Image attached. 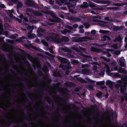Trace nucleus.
Wrapping results in <instances>:
<instances>
[{"instance_id":"1","label":"nucleus","mask_w":127,"mask_h":127,"mask_svg":"<svg viewBox=\"0 0 127 127\" xmlns=\"http://www.w3.org/2000/svg\"><path fill=\"white\" fill-rule=\"evenodd\" d=\"M56 57L58 59L59 62L61 63L59 67L62 68L64 70H66V74H69L70 72L68 70L72 68L70 62L66 59L59 56H57Z\"/></svg>"},{"instance_id":"2","label":"nucleus","mask_w":127,"mask_h":127,"mask_svg":"<svg viewBox=\"0 0 127 127\" xmlns=\"http://www.w3.org/2000/svg\"><path fill=\"white\" fill-rule=\"evenodd\" d=\"M94 20L99 22L98 23L99 26L104 28H110L112 24L110 23L106 22L105 21H102L97 19H95Z\"/></svg>"},{"instance_id":"3","label":"nucleus","mask_w":127,"mask_h":127,"mask_svg":"<svg viewBox=\"0 0 127 127\" xmlns=\"http://www.w3.org/2000/svg\"><path fill=\"white\" fill-rule=\"evenodd\" d=\"M58 36L57 34L53 33L45 38L48 42H50L51 41H56L57 39Z\"/></svg>"},{"instance_id":"4","label":"nucleus","mask_w":127,"mask_h":127,"mask_svg":"<svg viewBox=\"0 0 127 127\" xmlns=\"http://www.w3.org/2000/svg\"><path fill=\"white\" fill-rule=\"evenodd\" d=\"M26 1L25 4L26 5L30 7H33L34 8L39 9L40 7L39 5L35 2L32 1L31 0H25Z\"/></svg>"},{"instance_id":"5","label":"nucleus","mask_w":127,"mask_h":127,"mask_svg":"<svg viewBox=\"0 0 127 127\" xmlns=\"http://www.w3.org/2000/svg\"><path fill=\"white\" fill-rule=\"evenodd\" d=\"M93 60L95 61H97V58L96 57L92 58V57L89 55H83V56L82 61L85 62L87 61H90Z\"/></svg>"},{"instance_id":"6","label":"nucleus","mask_w":127,"mask_h":127,"mask_svg":"<svg viewBox=\"0 0 127 127\" xmlns=\"http://www.w3.org/2000/svg\"><path fill=\"white\" fill-rule=\"evenodd\" d=\"M56 3L59 5H62V4H66L68 3L67 0H56Z\"/></svg>"},{"instance_id":"7","label":"nucleus","mask_w":127,"mask_h":127,"mask_svg":"<svg viewBox=\"0 0 127 127\" xmlns=\"http://www.w3.org/2000/svg\"><path fill=\"white\" fill-rule=\"evenodd\" d=\"M72 40L73 42H79L84 41L83 38L82 37H73L72 38Z\"/></svg>"},{"instance_id":"8","label":"nucleus","mask_w":127,"mask_h":127,"mask_svg":"<svg viewBox=\"0 0 127 127\" xmlns=\"http://www.w3.org/2000/svg\"><path fill=\"white\" fill-rule=\"evenodd\" d=\"M124 26L121 25L120 26H114L113 28V30L114 31H117L122 29L124 28Z\"/></svg>"},{"instance_id":"9","label":"nucleus","mask_w":127,"mask_h":127,"mask_svg":"<svg viewBox=\"0 0 127 127\" xmlns=\"http://www.w3.org/2000/svg\"><path fill=\"white\" fill-rule=\"evenodd\" d=\"M69 19L70 20L73 21V22L80 21L81 20V19L79 17H74L71 16L69 17Z\"/></svg>"},{"instance_id":"10","label":"nucleus","mask_w":127,"mask_h":127,"mask_svg":"<svg viewBox=\"0 0 127 127\" xmlns=\"http://www.w3.org/2000/svg\"><path fill=\"white\" fill-rule=\"evenodd\" d=\"M86 80L82 79V81L85 82L86 83H89V84H94L95 83V81L91 80L89 78H86Z\"/></svg>"},{"instance_id":"11","label":"nucleus","mask_w":127,"mask_h":127,"mask_svg":"<svg viewBox=\"0 0 127 127\" xmlns=\"http://www.w3.org/2000/svg\"><path fill=\"white\" fill-rule=\"evenodd\" d=\"M61 71L59 70L57 71L56 70V71L53 73V75L55 76H58L59 77H61L62 75L60 74Z\"/></svg>"},{"instance_id":"12","label":"nucleus","mask_w":127,"mask_h":127,"mask_svg":"<svg viewBox=\"0 0 127 127\" xmlns=\"http://www.w3.org/2000/svg\"><path fill=\"white\" fill-rule=\"evenodd\" d=\"M127 86L125 84L121 85L120 92L121 93H124L125 90L126 89Z\"/></svg>"},{"instance_id":"13","label":"nucleus","mask_w":127,"mask_h":127,"mask_svg":"<svg viewBox=\"0 0 127 127\" xmlns=\"http://www.w3.org/2000/svg\"><path fill=\"white\" fill-rule=\"evenodd\" d=\"M113 82L110 80H107L106 81V85L109 86L111 88L113 86Z\"/></svg>"},{"instance_id":"14","label":"nucleus","mask_w":127,"mask_h":127,"mask_svg":"<svg viewBox=\"0 0 127 127\" xmlns=\"http://www.w3.org/2000/svg\"><path fill=\"white\" fill-rule=\"evenodd\" d=\"M71 31L70 30H67L66 29H65L64 30L61 31V32L63 34L65 35L67 33L70 32Z\"/></svg>"},{"instance_id":"15","label":"nucleus","mask_w":127,"mask_h":127,"mask_svg":"<svg viewBox=\"0 0 127 127\" xmlns=\"http://www.w3.org/2000/svg\"><path fill=\"white\" fill-rule=\"evenodd\" d=\"M71 63L74 65L78 64L79 63L77 60L72 59H71Z\"/></svg>"},{"instance_id":"16","label":"nucleus","mask_w":127,"mask_h":127,"mask_svg":"<svg viewBox=\"0 0 127 127\" xmlns=\"http://www.w3.org/2000/svg\"><path fill=\"white\" fill-rule=\"evenodd\" d=\"M33 13L35 16H42V13L37 11H33Z\"/></svg>"},{"instance_id":"17","label":"nucleus","mask_w":127,"mask_h":127,"mask_svg":"<svg viewBox=\"0 0 127 127\" xmlns=\"http://www.w3.org/2000/svg\"><path fill=\"white\" fill-rule=\"evenodd\" d=\"M17 4V12H18V10L20 8L22 7V4L21 3H20V2H19H19H18Z\"/></svg>"},{"instance_id":"18","label":"nucleus","mask_w":127,"mask_h":127,"mask_svg":"<svg viewBox=\"0 0 127 127\" xmlns=\"http://www.w3.org/2000/svg\"><path fill=\"white\" fill-rule=\"evenodd\" d=\"M83 5H81V7L82 8L84 7L86 8L88 7V5L86 2H84L83 3Z\"/></svg>"},{"instance_id":"19","label":"nucleus","mask_w":127,"mask_h":127,"mask_svg":"<svg viewBox=\"0 0 127 127\" xmlns=\"http://www.w3.org/2000/svg\"><path fill=\"white\" fill-rule=\"evenodd\" d=\"M96 84L98 85H103L104 84V81L97 82L96 83Z\"/></svg>"},{"instance_id":"20","label":"nucleus","mask_w":127,"mask_h":127,"mask_svg":"<svg viewBox=\"0 0 127 127\" xmlns=\"http://www.w3.org/2000/svg\"><path fill=\"white\" fill-rule=\"evenodd\" d=\"M119 62L120 64V65L121 66L124 67L125 66V64L124 62L122 61L121 59H120L119 60Z\"/></svg>"},{"instance_id":"21","label":"nucleus","mask_w":127,"mask_h":127,"mask_svg":"<svg viewBox=\"0 0 127 127\" xmlns=\"http://www.w3.org/2000/svg\"><path fill=\"white\" fill-rule=\"evenodd\" d=\"M104 69L106 68V71L107 72H110V67L109 65H105Z\"/></svg>"},{"instance_id":"22","label":"nucleus","mask_w":127,"mask_h":127,"mask_svg":"<svg viewBox=\"0 0 127 127\" xmlns=\"http://www.w3.org/2000/svg\"><path fill=\"white\" fill-rule=\"evenodd\" d=\"M45 31V30L43 29L40 28L38 29L37 32L43 33Z\"/></svg>"},{"instance_id":"23","label":"nucleus","mask_w":127,"mask_h":127,"mask_svg":"<svg viewBox=\"0 0 127 127\" xmlns=\"http://www.w3.org/2000/svg\"><path fill=\"white\" fill-rule=\"evenodd\" d=\"M82 72L84 74H87L89 73V71L88 70L84 69L82 70Z\"/></svg>"},{"instance_id":"24","label":"nucleus","mask_w":127,"mask_h":127,"mask_svg":"<svg viewBox=\"0 0 127 127\" xmlns=\"http://www.w3.org/2000/svg\"><path fill=\"white\" fill-rule=\"evenodd\" d=\"M69 40V38L68 37H63L62 39V41L65 42L68 41Z\"/></svg>"},{"instance_id":"25","label":"nucleus","mask_w":127,"mask_h":127,"mask_svg":"<svg viewBox=\"0 0 127 127\" xmlns=\"http://www.w3.org/2000/svg\"><path fill=\"white\" fill-rule=\"evenodd\" d=\"M109 38L110 39L109 37L106 35H104L102 37L103 40L104 41H106L107 39H109Z\"/></svg>"},{"instance_id":"26","label":"nucleus","mask_w":127,"mask_h":127,"mask_svg":"<svg viewBox=\"0 0 127 127\" xmlns=\"http://www.w3.org/2000/svg\"><path fill=\"white\" fill-rule=\"evenodd\" d=\"M99 32L100 33L103 34H107L109 32L108 31L100 30Z\"/></svg>"},{"instance_id":"27","label":"nucleus","mask_w":127,"mask_h":127,"mask_svg":"<svg viewBox=\"0 0 127 127\" xmlns=\"http://www.w3.org/2000/svg\"><path fill=\"white\" fill-rule=\"evenodd\" d=\"M43 70L45 72L48 71V68L47 65H45L43 66Z\"/></svg>"},{"instance_id":"28","label":"nucleus","mask_w":127,"mask_h":127,"mask_svg":"<svg viewBox=\"0 0 127 127\" xmlns=\"http://www.w3.org/2000/svg\"><path fill=\"white\" fill-rule=\"evenodd\" d=\"M84 25L85 26V28H88L90 26V25L89 23L87 22L84 23Z\"/></svg>"},{"instance_id":"29","label":"nucleus","mask_w":127,"mask_h":127,"mask_svg":"<svg viewBox=\"0 0 127 127\" xmlns=\"http://www.w3.org/2000/svg\"><path fill=\"white\" fill-rule=\"evenodd\" d=\"M32 11V10L30 9H27V10L26 11V14L28 16H30V14L28 13V12H31Z\"/></svg>"},{"instance_id":"30","label":"nucleus","mask_w":127,"mask_h":127,"mask_svg":"<svg viewBox=\"0 0 127 127\" xmlns=\"http://www.w3.org/2000/svg\"><path fill=\"white\" fill-rule=\"evenodd\" d=\"M45 54L47 56H48L50 57H54V55H53L51 54L48 52H45Z\"/></svg>"},{"instance_id":"31","label":"nucleus","mask_w":127,"mask_h":127,"mask_svg":"<svg viewBox=\"0 0 127 127\" xmlns=\"http://www.w3.org/2000/svg\"><path fill=\"white\" fill-rule=\"evenodd\" d=\"M29 20L28 18L26 16L24 17L23 18V21H24L25 22H27Z\"/></svg>"},{"instance_id":"32","label":"nucleus","mask_w":127,"mask_h":127,"mask_svg":"<svg viewBox=\"0 0 127 127\" xmlns=\"http://www.w3.org/2000/svg\"><path fill=\"white\" fill-rule=\"evenodd\" d=\"M61 84V83L60 82H58L57 83H56L54 84V85L55 86H57V89H58L59 88V87L60 85Z\"/></svg>"},{"instance_id":"33","label":"nucleus","mask_w":127,"mask_h":127,"mask_svg":"<svg viewBox=\"0 0 127 127\" xmlns=\"http://www.w3.org/2000/svg\"><path fill=\"white\" fill-rule=\"evenodd\" d=\"M88 67V65L87 64H82L81 65L82 68H85Z\"/></svg>"},{"instance_id":"34","label":"nucleus","mask_w":127,"mask_h":127,"mask_svg":"<svg viewBox=\"0 0 127 127\" xmlns=\"http://www.w3.org/2000/svg\"><path fill=\"white\" fill-rule=\"evenodd\" d=\"M105 71V70H104L103 71H101L99 73V75L102 76H103L104 74V71Z\"/></svg>"},{"instance_id":"35","label":"nucleus","mask_w":127,"mask_h":127,"mask_svg":"<svg viewBox=\"0 0 127 127\" xmlns=\"http://www.w3.org/2000/svg\"><path fill=\"white\" fill-rule=\"evenodd\" d=\"M38 88L39 89H40L42 90H44L45 89V87L42 86L41 85L39 86L38 87Z\"/></svg>"},{"instance_id":"36","label":"nucleus","mask_w":127,"mask_h":127,"mask_svg":"<svg viewBox=\"0 0 127 127\" xmlns=\"http://www.w3.org/2000/svg\"><path fill=\"white\" fill-rule=\"evenodd\" d=\"M11 1L12 2L16 4H17L18 2H19V1L18 0H11Z\"/></svg>"},{"instance_id":"37","label":"nucleus","mask_w":127,"mask_h":127,"mask_svg":"<svg viewBox=\"0 0 127 127\" xmlns=\"http://www.w3.org/2000/svg\"><path fill=\"white\" fill-rule=\"evenodd\" d=\"M37 36L38 37H42L43 35V34L41 33L37 32Z\"/></svg>"},{"instance_id":"38","label":"nucleus","mask_w":127,"mask_h":127,"mask_svg":"<svg viewBox=\"0 0 127 127\" xmlns=\"http://www.w3.org/2000/svg\"><path fill=\"white\" fill-rule=\"evenodd\" d=\"M96 31L95 30H92L91 32V33L93 35H95L96 33Z\"/></svg>"},{"instance_id":"39","label":"nucleus","mask_w":127,"mask_h":127,"mask_svg":"<svg viewBox=\"0 0 127 127\" xmlns=\"http://www.w3.org/2000/svg\"><path fill=\"white\" fill-rule=\"evenodd\" d=\"M112 46L115 49H117V45L116 44H113Z\"/></svg>"},{"instance_id":"40","label":"nucleus","mask_w":127,"mask_h":127,"mask_svg":"<svg viewBox=\"0 0 127 127\" xmlns=\"http://www.w3.org/2000/svg\"><path fill=\"white\" fill-rule=\"evenodd\" d=\"M106 56L108 57H110L111 56V55L109 52H107L106 53Z\"/></svg>"},{"instance_id":"41","label":"nucleus","mask_w":127,"mask_h":127,"mask_svg":"<svg viewBox=\"0 0 127 127\" xmlns=\"http://www.w3.org/2000/svg\"><path fill=\"white\" fill-rule=\"evenodd\" d=\"M14 12V10L13 9V11L11 12V11H10V10H8V13H9L10 14V15L13 16V14H12V13L13 12Z\"/></svg>"},{"instance_id":"42","label":"nucleus","mask_w":127,"mask_h":127,"mask_svg":"<svg viewBox=\"0 0 127 127\" xmlns=\"http://www.w3.org/2000/svg\"><path fill=\"white\" fill-rule=\"evenodd\" d=\"M29 37L30 38H33L34 37V35L33 34H32L29 35Z\"/></svg>"},{"instance_id":"43","label":"nucleus","mask_w":127,"mask_h":127,"mask_svg":"<svg viewBox=\"0 0 127 127\" xmlns=\"http://www.w3.org/2000/svg\"><path fill=\"white\" fill-rule=\"evenodd\" d=\"M114 4L116 6H121L122 5L120 3H115Z\"/></svg>"},{"instance_id":"44","label":"nucleus","mask_w":127,"mask_h":127,"mask_svg":"<svg viewBox=\"0 0 127 127\" xmlns=\"http://www.w3.org/2000/svg\"><path fill=\"white\" fill-rule=\"evenodd\" d=\"M55 19L56 21L58 22H59L60 21V20H61V19L60 18L58 17H56Z\"/></svg>"},{"instance_id":"45","label":"nucleus","mask_w":127,"mask_h":127,"mask_svg":"<svg viewBox=\"0 0 127 127\" xmlns=\"http://www.w3.org/2000/svg\"><path fill=\"white\" fill-rule=\"evenodd\" d=\"M35 42L39 44L40 43V40L39 39H37L35 40Z\"/></svg>"},{"instance_id":"46","label":"nucleus","mask_w":127,"mask_h":127,"mask_svg":"<svg viewBox=\"0 0 127 127\" xmlns=\"http://www.w3.org/2000/svg\"><path fill=\"white\" fill-rule=\"evenodd\" d=\"M24 16L23 14H21L19 16V17L21 19H23V18Z\"/></svg>"},{"instance_id":"47","label":"nucleus","mask_w":127,"mask_h":127,"mask_svg":"<svg viewBox=\"0 0 127 127\" xmlns=\"http://www.w3.org/2000/svg\"><path fill=\"white\" fill-rule=\"evenodd\" d=\"M73 27L74 28H76L78 27V25L76 24H75L73 25Z\"/></svg>"},{"instance_id":"48","label":"nucleus","mask_w":127,"mask_h":127,"mask_svg":"<svg viewBox=\"0 0 127 127\" xmlns=\"http://www.w3.org/2000/svg\"><path fill=\"white\" fill-rule=\"evenodd\" d=\"M84 32V30L83 29H81L79 30V32L80 33H83Z\"/></svg>"},{"instance_id":"49","label":"nucleus","mask_w":127,"mask_h":127,"mask_svg":"<svg viewBox=\"0 0 127 127\" xmlns=\"http://www.w3.org/2000/svg\"><path fill=\"white\" fill-rule=\"evenodd\" d=\"M25 71L29 75H31V73L29 70L28 69H26L25 70Z\"/></svg>"},{"instance_id":"50","label":"nucleus","mask_w":127,"mask_h":127,"mask_svg":"<svg viewBox=\"0 0 127 127\" xmlns=\"http://www.w3.org/2000/svg\"><path fill=\"white\" fill-rule=\"evenodd\" d=\"M67 6L68 8H69L73 7V5L71 4H69Z\"/></svg>"},{"instance_id":"51","label":"nucleus","mask_w":127,"mask_h":127,"mask_svg":"<svg viewBox=\"0 0 127 127\" xmlns=\"http://www.w3.org/2000/svg\"><path fill=\"white\" fill-rule=\"evenodd\" d=\"M68 49V48L62 47L61 48V49H62V50L64 51H66V49Z\"/></svg>"},{"instance_id":"52","label":"nucleus","mask_w":127,"mask_h":127,"mask_svg":"<svg viewBox=\"0 0 127 127\" xmlns=\"http://www.w3.org/2000/svg\"><path fill=\"white\" fill-rule=\"evenodd\" d=\"M74 91L76 92H78L79 91V88H76L74 89Z\"/></svg>"},{"instance_id":"53","label":"nucleus","mask_w":127,"mask_h":127,"mask_svg":"<svg viewBox=\"0 0 127 127\" xmlns=\"http://www.w3.org/2000/svg\"><path fill=\"white\" fill-rule=\"evenodd\" d=\"M117 39L118 41H120L121 40V39L120 36H119L117 38Z\"/></svg>"},{"instance_id":"54","label":"nucleus","mask_w":127,"mask_h":127,"mask_svg":"<svg viewBox=\"0 0 127 127\" xmlns=\"http://www.w3.org/2000/svg\"><path fill=\"white\" fill-rule=\"evenodd\" d=\"M5 7V5L3 4L0 5V8H4Z\"/></svg>"},{"instance_id":"55","label":"nucleus","mask_w":127,"mask_h":127,"mask_svg":"<svg viewBox=\"0 0 127 127\" xmlns=\"http://www.w3.org/2000/svg\"><path fill=\"white\" fill-rule=\"evenodd\" d=\"M96 49L97 48L95 47H93L91 49L93 51H95Z\"/></svg>"},{"instance_id":"56","label":"nucleus","mask_w":127,"mask_h":127,"mask_svg":"<svg viewBox=\"0 0 127 127\" xmlns=\"http://www.w3.org/2000/svg\"><path fill=\"white\" fill-rule=\"evenodd\" d=\"M80 50L83 51H85L86 50V49L85 48H83L81 47H80Z\"/></svg>"},{"instance_id":"57","label":"nucleus","mask_w":127,"mask_h":127,"mask_svg":"<svg viewBox=\"0 0 127 127\" xmlns=\"http://www.w3.org/2000/svg\"><path fill=\"white\" fill-rule=\"evenodd\" d=\"M101 95H102V93L101 92H100V93H98L97 94V95L98 96L100 97Z\"/></svg>"},{"instance_id":"58","label":"nucleus","mask_w":127,"mask_h":127,"mask_svg":"<svg viewBox=\"0 0 127 127\" xmlns=\"http://www.w3.org/2000/svg\"><path fill=\"white\" fill-rule=\"evenodd\" d=\"M120 52L119 51H117L115 52V54L117 55H118L119 54H120Z\"/></svg>"},{"instance_id":"59","label":"nucleus","mask_w":127,"mask_h":127,"mask_svg":"<svg viewBox=\"0 0 127 127\" xmlns=\"http://www.w3.org/2000/svg\"><path fill=\"white\" fill-rule=\"evenodd\" d=\"M21 19H19L18 18H17V20L18 22L20 23H21L22 22V20Z\"/></svg>"},{"instance_id":"60","label":"nucleus","mask_w":127,"mask_h":127,"mask_svg":"<svg viewBox=\"0 0 127 127\" xmlns=\"http://www.w3.org/2000/svg\"><path fill=\"white\" fill-rule=\"evenodd\" d=\"M49 3L50 4H53V0H49Z\"/></svg>"},{"instance_id":"61","label":"nucleus","mask_w":127,"mask_h":127,"mask_svg":"<svg viewBox=\"0 0 127 127\" xmlns=\"http://www.w3.org/2000/svg\"><path fill=\"white\" fill-rule=\"evenodd\" d=\"M68 27L69 29L71 30H72L73 29V28L71 26H68Z\"/></svg>"},{"instance_id":"62","label":"nucleus","mask_w":127,"mask_h":127,"mask_svg":"<svg viewBox=\"0 0 127 127\" xmlns=\"http://www.w3.org/2000/svg\"><path fill=\"white\" fill-rule=\"evenodd\" d=\"M4 19L5 20H7L9 21V18H8L7 17H5L4 18Z\"/></svg>"},{"instance_id":"63","label":"nucleus","mask_w":127,"mask_h":127,"mask_svg":"<svg viewBox=\"0 0 127 127\" xmlns=\"http://www.w3.org/2000/svg\"><path fill=\"white\" fill-rule=\"evenodd\" d=\"M53 48L49 49V51L51 53H52L53 52Z\"/></svg>"},{"instance_id":"64","label":"nucleus","mask_w":127,"mask_h":127,"mask_svg":"<svg viewBox=\"0 0 127 127\" xmlns=\"http://www.w3.org/2000/svg\"><path fill=\"white\" fill-rule=\"evenodd\" d=\"M47 65L50 68H51V65L50 64V63L48 62H47Z\"/></svg>"}]
</instances>
